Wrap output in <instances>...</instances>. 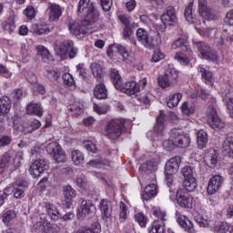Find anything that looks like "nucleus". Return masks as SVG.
<instances>
[{"mask_svg":"<svg viewBox=\"0 0 233 233\" xmlns=\"http://www.w3.org/2000/svg\"><path fill=\"white\" fill-rule=\"evenodd\" d=\"M78 14H86V19L82 21L70 22L68 25V30L76 37H81V35H86L92 34V32L97 31V25L96 23L99 17V13L93 3L90 0H80L78 4Z\"/></svg>","mask_w":233,"mask_h":233,"instance_id":"1","label":"nucleus"},{"mask_svg":"<svg viewBox=\"0 0 233 233\" xmlns=\"http://www.w3.org/2000/svg\"><path fill=\"white\" fill-rule=\"evenodd\" d=\"M110 77L116 90H121L128 96H134V94L139 92V85H137L136 81L127 82L123 84V78L121 77V75H119V71L117 69H111Z\"/></svg>","mask_w":233,"mask_h":233,"instance_id":"2","label":"nucleus"},{"mask_svg":"<svg viewBox=\"0 0 233 233\" xmlns=\"http://www.w3.org/2000/svg\"><path fill=\"white\" fill-rule=\"evenodd\" d=\"M125 123H127V120L124 118L110 120L106 127L105 136L109 139H119L125 132Z\"/></svg>","mask_w":233,"mask_h":233,"instance_id":"3","label":"nucleus"},{"mask_svg":"<svg viewBox=\"0 0 233 233\" xmlns=\"http://www.w3.org/2000/svg\"><path fill=\"white\" fill-rule=\"evenodd\" d=\"M137 37L140 41L141 45L146 48H154L156 45H161V35L157 33L154 36L148 35V31L144 28H138L137 30Z\"/></svg>","mask_w":233,"mask_h":233,"instance_id":"4","label":"nucleus"},{"mask_svg":"<svg viewBox=\"0 0 233 233\" xmlns=\"http://www.w3.org/2000/svg\"><path fill=\"white\" fill-rule=\"evenodd\" d=\"M207 116L209 127H211L213 130H221V128H225V122L221 121V118H219L218 111L216 110V99H213V105L208 107Z\"/></svg>","mask_w":233,"mask_h":233,"instance_id":"5","label":"nucleus"},{"mask_svg":"<svg viewBox=\"0 0 233 233\" xmlns=\"http://www.w3.org/2000/svg\"><path fill=\"white\" fill-rule=\"evenodd\" d=\"M195 48L199 52L202 59H207L208 61H218V52L212 50L210 46L203 41L193 42Z\"/></svg>","mask_w":233,"mask_h":233,"instance_id":"6","label":"nucleus"},{"mask_svg":"<svg viewBox=\"0 0 233 233\" xmlns=\"http://www.w3.org/2000/svg\"><path fill=\"white\" fill-rule=\"evenodd\" d=\"M46 152L52 156L56 163H65L66 161V153L57 142H50L46 147Z\"/></svg>","mask_w":233,"mask_h":233,"instance_id":"7","label":"nucleus"},{"mask_svg":"<svg viewBox=\"0 0 233 233\" xmlns=\"http://www.w3.org/2000/svg\"><path fill=\"white\" fill-rule=\"evenodd\" d=\"M153 214L159 219H157L153 222L152 228L149 229V233H165V221H167V213L161 209H154Z\"/></svg>","mask_w":233,"mask_h":233,"instance_id":"8","label":"nucleus"},{"mask_svg":"<svg viewBox=\"0 0 233 233\" xmlns=\"http://www.w3.org/2000/svg\"><path fill=\"white\" fill-rule=\"evenodd\" d=\"M163 130H165V113L160 111L159 116L157 117V124L154 127V130H149L147 133V137L150 141H156L163 134Z\"/></svg>","mask_w":233,"mask_h":233,"instance_id":"9","label":"nucleus"},{"mask_svg":"<svg viewBox=\"0 0 233 233\" xmlns=\"http://www.w3.org/2000/svg\"><path fill=\"white\" fill-rule=\"evenodd\" d=\"M171 137L178 148H187L190 145V137L185 134L183 130L174 128L171 130Z\"/></svg>","mask_w":233,"mask_h":233,"instance_id":"10","label":"nucleus"},{"mask_svg":"<svg viewBox=\"0 0 233 233\" xmlns=\"http://www.w3.org/2000/svg\"><path fill=\"white\" fill-rule=\"evenodd\" d=\"M56 54H58L62 59L66 58V56H69L70 59H74V57L77 56V48L74 47V42L66 40L57 48Z\"/></svg>","mask_w":233,"mask_h":233,"instance_id":"11","label":"nucleus"},{"mask_svg":"<svg viewBox=\"0 0 233 233\" xmlns=\"http://www.w3.org/2000/svg\"><path fill=\"white\" fill-rule=\"evenodd\" d=\"M177 203L182 208H192L194 198L187 191V189H178L177 191Z\"/></svg>","mask_w":233,"mask_h":233,"instance_id":"12","label":"nucleus"},{"mask_svg":"<svg viewBox=\"0 0 233 233\" xmlns=\"http://www.w3.org/2000/svg\"><path fill=\"white\" fill-rule=\"evenodd\" d=\"M22 159L23 157L21 156V154H16L14 157L12 154L5 153L0 158V161L5 168H7V167H11L13 168H19V167H21Z\"/></svg>","mask_w":233,"mask_h":233,"instance_id":"13","label":"nucleus"},{"mask_svg":"<svg viewBox=\"0 0 233 233\" xmlns=\"http://www.w3.org/2000/svg\"><path fill=\"white\" fill-rule=\"evenodd\" d=\"M92 214H96V205L91 200H82L77 210V218L83 219V218L92 216Z\"/></svg>","mask_w":233,"mask_h":233,"instance_id":"14","label":"nucleus"},{"mask_svg":"<svg viewBox=\"0 0 233 233\" xmlns=\"http://www.w3.org/2000/svg\"><path fill=\"white\" fill-rule=\"evenodd\" d=\"M48 162L43 158H39L33 162L30 172L34 177H39V176H41L45 170H48Z\"/></svg>","mask_w":233,"mask_h":233,"instance_id":"15","label":"nucleus"},{"mask_svg":"<svg viewBox=\"0 0 233 233\" xmlns=\"http://www.w3.org/2000/svg\"><path fill=\"white\" fill-rule=\"evenodd\" d=\"M223 181H225V178H223V177L221 175H215L213 176L208 184V194L209 196H212L214 194H216V192H218L222 185H223Z\"/></svg>","mask_w":233,"mask_h":233,"instance_id":"16","label":"nucleus"},{"mask_svg":"<svg viewBox=\"0 0 233 233\" xmlns=\"http://www.w3.org/2000/svg\"><path fill=\"white\" fill-rule=\"evenodd\" d=\"M99 210L101 212V218L105 223L112 221V205L110 201L102 199L99 202Z\"/></svg>","mask_w":233,"mask_h":233,"instance_id":"17","label":"nucleus"},{"mask_svg":"<svg viewBox=\"0 0 233 233\" xmlns=\"http://www.w3.org/2000/svg\"><path fill=\"white\" fill-rule=\"evenodd\" d=\"M177 221L188 233H196V228H194V223L187 218L185 215L179 214V212H177Z\"/></svg>","mask_w":233,"mask_h":233,"instance_id":"18","label":"nucleus"},{"mask_svg":"<svg viewBox=\"0 0 233 233\" xmlns=\"http://www.w3.org/2000/svg\"><path fill=\"white\" fill-rule=\"evenodd\" d=\"M63 192L65 197L63 205L64 207H66V208H70L72 207V200L76 196V189H74L72 186H65L63 188Z\"/></svg>","mask_w":233,"mask_h":233,"instance_id":"19","label":"nucleus"},{"mask_svg":"<svg viewBox=\"0 0 233 233\" xmlns=\"http://www.w3.org/2000/svg\"><path fill=\"white\" fill-rule=\"evenodd\" d=\"M204 162L209 168H215L216 165H218V152L216 149L210 147L205 153L204 156Z\"/></svg>","mask_w":233,"mask_h":233,"instance_id":"20","label":"nucleus"},{"mask_svg":"<svg viewBox=\"0 0 233 233\" xmlns=\"http://www.w3.org/2000/svg\"><path fill=\"white\" fill-rule=\"evenodd\" d=\"M179 165H181V157L178 156L174 157L166 163L165 172H167V174H177Z\"/></svg>","mask_w":233,"mask_h":233,"instance_id":"21","label":"nucleus"},{"mask_svg":"<svg viewBox=\"0 0 233 233\" xmlns=\"http://www.w3.org/2000/svg\"><path fill=\"white\" fill-rule=\"evenodd\" d=\"M28 187V182L18 178L15 182V193L14 197L16 199H21V198H25V190Z\"/></svg>","mask_w":233,"mask_h":233,"instance_id":"22","label":"nucleus"},{"mask_svg":"<svg viewBox=\"0 0 233 233\" xmlns=\"http://www.w3.org/2000/svg\"><path fill=\"white\" fill-rule=\"evenodd\" d=\"M49 21H59L63 15V7L57 4H51L47 8Z\"/></svg>","mask_w":233,"mask_h":233,"instance_id":"23","label":"nucleus"},{"mask_svg":"<svg viewBox=\"0 0 233 233\" xmlns=\"http://www.w3.org/2000/svg\"><path fill=\"white\" fill-rule=\"evenodd\" d=\"M198 13L205 19H214L216 15L212 14V9L207 5V0H198Z\"/></svg>","mask_w":233,"mask_h":233,"instance_id":"24","label":"nucleus"},{"mask_svg":"<svg viewBox=\"0 0 233 233\" xmlns=\"http://www.w3.org/2000/svg\"><path fill=\"white\" fill-rule=\"evenodd\" d=\"M222 153L224 156L233 157V133L228 135L222 144Z\"/></svg>","mask_w":233,"mask_h":233,"instance_id":"25","label":"nucleus"},{"mask_svg":"<svg viewBox=\"0 0 233 233\" xmlns=\"http://www.w3.org/2000/svg\"><path fill=\"white\" fill-rule=\"evenodd\" d=\"M198 74L201 75L202 79H204L206 85H214V77L212 76V72L207 69V66L199 65L198 67Z\"/></svg>","mask_w":233,"mask_h":233,"instance_id":"26","label":"nucleus"},{"mask_svg":"<svg viewBox=\"0 0 233 233\" xmlns=\"http://www.w3.org/2000/svg\"><path fill=\"white\" fill-rule=\"evenodd\" d=\"M156 196H157V185L149 184L144 188L142 199H145V201H149V199L156 198Z\"/></svg>","mask_w":233,"mask_h":233,"instance_id":"27","label":"nucleus"},{"mask_svg":"<svg viewBox=\"0 0 233 233\" xmlns=\"http://www.w3.org/2000/svg\"><path fill=\"white\" fill-rule=\"evenodd\" d=\"M88 165L95 168H108V167H112V162L108 159L103 158L102 157H97L89 161Z\"/></svg>","mask_w":233,"mask_h":233,"instance_id":"28","label":"nucleus"},{"mask_svg":"<svg viewBox=\"0 0 233 233\" xmlns=\"http://www.w3.org/2000/svg\"><path fill=\"white\" fill-rule=\"evenodd\" d=\"M43 107L37 103H29L26 106V114L29 116H37V117H42L44 114Z\"/></svg>","mask_w":233,"mask_h":233,"instance_id":"29","label":"nucleus"},{"mask_svg":"<svg viewBox=\"0 0 233 233\" xmlns=\"http://www.w3.org/2000/svg\"><path fill=\"white\" fill-rule=\"evenodd\" d=\"M222 99L227 104L229 114H233V89H226L222 93Z\"/></svg>","mask_w":233,"mask_h":233,"instance_id":"30","label":"nucleus"},{"mask_svg":"<svg viewBox=\"0 0 233 233\" xmlns=\"http://www.w3.org/2000/svg\"><path fill=\"white\" fill-rule=\"evenodd\" d=\"M12 108V101L10 97L4 96L0 97V116H6Z\"/></svg>","mask_w":233,"mask_h":233,"instance_id":"31","label":"nucleus"},{"mask_svg":"<svg viewBox=\"0 0 233 233\" xmlns=\"http://www.w3.org/2000/svg\"><path fill=\"white\" fill-rule=\"evenodd\" d=\"M94 96L96 99H106L108 94L106 92V86L104 84H98L94 89Z\"/></svg>","mask_w":233,"mask_h":233,"instance_id":"32","label":"nucleus"},{"mask_svg":"<svg viewBox=\"0 0 233 233\" xmlns=\"http://www.w3.org/2000/svg\"><path fill=\"white\" fill-rule=\"evenodd\" d=\"M46 209L48 213V216H50L51 219L54 221H57L59 218H61V214L57 210V208H56V206L53 204H50L49 202L46 203Z\"/></svg>","mask_w":233,"mask_h":233,"instance_id":"33","label":"nucleus"},{"mask_svg":"<svg viewBox=\"0 0 233 233\" xmlns=\"http://www.w3.org/2000/svg\"><path fill=\"white\" fill-rule=\"evenodd\" d=\"M213 230L215 233H233V226L228 222H220Z\"/></svg>","mask_w":233,"mask_h":233,"instance_id":"34","label":"nucleus"},{"mask_svg":"<svg viewBox=\"0 0 233 233\" xmlns=\"http://www.w3.org/2000/svg\"><path fill=\"white\" fill-rule=\"evenodd\" d=\"M197 143L198 148H205L208 143V135L204 130H199L198 132Z\"/></svg>","mask_w":233,"mask_h":233,"instance_id":"35","label":"nucleus"},{"mask_svg":"<svg viewBox=\"0 0 233 233\" xmlns=\"http://www.w3.org/2000/svg\"><path fill=\"white\" fill-rule=\"evenodd\" d=\"M192 6H194V3L190 2L189 5L185 8L184 15L186 20L188 23L194 24V23H198V19L194 15V12L192 11Z\"/></svg>","mask_w":233,"mask_h":233,"instance_id":"36","label":"nucleus"},{"mask_svg":"<svg viewBox=\"0 0 233 233\" xmlns=\"http://www.w3.org/2000/svg\"><path fill=\"white\" fill-rule=\"evenodd\" d=\"M17 217V213L15 210L8 209L3 212L2 221L5 225H10Z\"/></svg>","mask_w":233,"mask_h":233,"instance_id":"37","label":"nucleus"},{"mask_svg":"<svg viewBox=\"0 0 233 233\" xmlns=\"http://www.w3.org/2000/svg\"><path fill=\"white\" fill-rule=\"evenodd\" d=\"M182 98H183V95H181V93H175L173 95H169L167 106L169 108H176V106L179 105V101H181Z\"/></svg>","mask_w":233,"mask_h":233,"instance_id":"38","label":"nucleus"},{"mask_svg":"<svg viewBox=\"0 0 233 233\" xmlns=\"http://www.w3.org/2000/svg\"><path fill=\"white\" fill-rule=\"evenodd\" d=\"M35 48H36L37 55L42 57L45 63H48L50 59H52L50 51H48L46 47H45V46H37Z\"/></svg>","mask_w":233,"mask_h":233,"instance_id":"39","label":"nucleus"},{"mask_svg":"<svg viewBox=\"0 0 233 233\" xmlns=\"http://www.w3.org/2000/svg\"><path fill=\"white\" fill-rule=\"evenodd\" d=\"M184 188H181L180 190H186V192H194L196 190V187H198V184L196 183V178H185L183 182Z\"/></svg>","mask_w":233,"mask_h":233,"instance_id":"40","label":"nucleus"},{"mask_svg":"<svg viewBox=\"0 0 233 233\" xmlns=\"http://www.w3.org/2000/svg\"><path fill=\"white\" fill-rule=\"evenodd\" d=\"M41 127V122L37 119H34L30 121L26 126H24V132L25 134H32L34 130H37L38 128Z\"/></svg>","mask_w":233,"mask_h":233,"instance_id":"41","label":"nucleus"},{"mask_svg":"<svg viewBox=\"0 0 233 233\" xmlns=\"http://www.w3.org/2000/svg\"><path fill=\"white\" fill-rule=\"evenodd\" d=\"M181 112L184 116H192L196 112V105L192 102H184L181 106Z\"/></svg>","mask_w":233,"mask_h":233,"instance_id":"42","label":"nucleus"},{"mask_svg":"<svg viewBox=\"0 0 233 233\" xmlns=\"http://www.w3.org/2000/svg\"><path fill=\"white\" fill-rule=\"evenodd\" d=\"M174 59H176V61H177L183 66H187V65H190V57L185 55V53H176Z\"/></svg>","mask_w":233,"mask_h":233,"instance_id":"43","label":"nucleus"},{"mask_svg":"<svg viewBox=\"0 0 233 233\" xmlns=\"http://www.w3.org/2000/svg\"><path fill=\"white\" fill-rule=\"evenodd\" d=\"M76 233H101V224L95 223L91 228H82Z\"/></svg>","mask_w":233,"mask_h":233,"instance_id":"44","label":"nucleus"},{"mask_svg":"<svg viewBox=\"0 0 233 233\" xmlns=\"http://www.w3.org/2000/svg\"><path fill=\"white\" fill-rule=\"evenodd\" d=\"M195 221L202 228H208L210 227L211 219L208 217H201L197 216L195 217Z\"/></svg>","mask_w":233,"mask_h":233,"instance_id":"45","label":"nucleus"},{"mask_svg":"<svg viewBox=\"0 0 233 233\" xmlns=\"http://www.w3.org/2000/svg\"><path fill=\"white\" fill-rule=\"evenodd\" d=\"M72 161L75 165H81L85 161V155L79 150H74L71 153Z\"/></svg>","mask_w":233,"mask_h":233,"instance_id":"46","label":"nucleus"},{"mask_svg":"<svg viewBox=\"0 0 233 233\" xmlns=\"http://www.w3.org/2000/svg\"><path fill=\"white\" fill-rule=\"evenodd\" d=\"M157 82L160 88H170V86H172V80L167 77V76L165 75L159 76L157 78Z\"/></svg>","mask_w":233,"mask_h":233,"instance_id":"47","label":"nucleus"},{"mask_svg":"<svg viewBox=\"0 0 233 233\" xmlns=\"http://www.w3.org/2000/svg\"><path fill=\"white\" fill-rule=\"evenodd\" d=\"M162 23L167 25V26H176L177 25V16H168L167 15H161Z\"/></svg>","mask_w":233,"mask_h":233,"instance_id":"48","label":"nucleus"},{"mask_svg":"<svg viewBox=\"0 0 233 233\" xmlns=\"http://www.w3.org/2000/svg\"><path fill=\"white\" fill-rule=\"evenodd\" d=\"M64 84L69 88H76V80H74V76L70 75V73H65L63 75Z\"/></svg>","mask_w":233,"mask_h":233,"instance_id":"49","label":"nucleus"},{"mask_svg":"<svg viewBox=\"0 0 233 233\" xmlns=\"http://www.w3.org/2000/svg\"><path fill=\"white\" fill-rule=\"evenodd\" d=\"M139 170L142 172H154L156 170V162L152 160L146 162L140 166Z\"/></svg>","mask_w":233,"mask_h":233,"instance_id":"50","label":"nucleus"},{"mask_svg":"<svg viewBox=\"0 0 233 233\" xmlns=\"http://www.w3.org/2000/svg\"><path fill=\"white\" fill-rule=\"evenodd\" d=\"M182 176L184 177V179H191L194 177V168L190 166H185L181 169Z\"/></svg>","mask_w":233,"mask_h":233,"instance_id":"51","label":"nucleus"},{"mask_svg":"<svg viewBox=\"0 0 233 233\" xmlns=\"http://www.w3.org/2000/svg\"><path fill=\"white\" fill-rule=\"evenodd\" d=\"M120 213H119V221L120 223H125L127 220V205L125 202H120Z\"/></svg>","mask_w":233,"mask_h":233,"instance_id":"52","label":"nucleus"},{"mask_svg":"<svg viewBox=\"0 0 233 233\" xmlns=\"http://www.w3.org/2000/svg\"><path fill=\"white\" fill-rule=\"evenodd\" d=\"M114 48H116V50H117V52H119V54H121L124 61H127V59H128V51L127 50V47H125L121 45L116 44L114 46Z\"/></svg>","mask_w":233,"mask_h":233,"instance_id":"53","label":"nucleus"},{"mask_svg":"<svg viewBox=\"0 0 233 233\" xmlns=\"http://www.w3.org/2000/svg\"><path fill=\"white\" fill-rule=\"evenodd\" d=\"M46 76L51 81H57V79L61 77V73H59L57 70L47 69Z\"/></svg>","mask_w":233,"mask_h":233,"instance_id":"54","label":"nucleus"},{"mask_svg":"<svg viewBox=\"0 0 233 233\" xmlns=\"http://www.w3.org/2000/svg\"><path fill=\"white\" fill-rule=\"evenodd\" d=\"M135 219L138 223V225H140L141 227H147V223L148 220L147 219V217L145 216V214L137 213L135 216Z\"/></svg>","mask_w":233,"mask_h":233,"instance_id":"55","label":"nucleus"},{"mask_svg":"<svg viewBox=\"0 0 233 233\" xmlns=\"http://www.w3.org/2000/svg\"><path fill=\"white\" fill-rule=\"evenodd\" d=\"M114 5V0H100V5L104 12H110L112 5Z\"/></svg>","mask_w":233,"mask_h":233,"instance_id":"56","label":"nucleus"},{"mask_svg":"<svg viewBox=\"0 0 233 233\" xmlns=\"http://www.w3.org/2000/svg\"><path fill=\"white\" fill-rule=\"evenodd\" d=\"M164 76H167L168 79H170L171 81H174L177 79V71L175 68L169 67L166 71Z\"/></svg>","mask_w":233,"mask_h":233,"instance_id":"57","label":"nucleus"},{"mask_svg":"<svg viewBox=\"0 0 233 233\" xmlns=\"http://www.w3.org/2000/svg\"><path fill=\"white\" fill-rule=\"evenodd\" d=\"M4 30L9 34H12V32L15 30V23H14V20L6 21L4 25Z\"/></svg>","mask_w":233,"mask_h":233,"instance_id":"58","label":"nucleus"},{"mask_svg":"<svg viewBox=\"0 0 233 233\" xmlns=\"http://www.w3.org/2000/svg\"><path fill=\"white\" fill-rule=\"evenodd\" d=\"M161 59H165V54H163L161 50L157 49L153 54L151 61H153V63H157V61H161Z\"/></svg>","mask_w":233,"mask_h":233,"instance_id":"59","label":"nucleus"},{"mask_svg":"<svg viewBox=\"0 0 233 233\" xmlns=\"http://www.w3.org/2000/svg\"><path fill=\"white\" fill-rule=\"evenodd\" d=\"M163 147L166 150H174V148H176V142L175 140L172 138V140L170 139H167L163 142Z\"/></svg>","mask_w":233,"mask_h":233,"instance_id":"60","label":"nucleus"},{"mask_svg":"<svg viewBox=\"0 0 233 233\" xmlns=\"http://www.w3.org/2000/svg\"><path fill=\"white\" fill-rule=\"evenodd\" d=\"M84 147L87 152H91V154H96V152H97V147L92 143V141L85 142Z\"/></svg>","mask_w":233,"mask_h":233,"instance_id":"61","label":"nucleus"},{"mask_svg":"<svg viewBox=\"0 0 233 233\" xmlns=\"http://www.w3.org/2000/svg\"><path fill=\"white\" fill-rule=\"evenodd\" d=\"M69 110L74 114V116H81V114H83V107L77 105L70 106Z\"/></svg>","mask_w":233,"mask_h":233,"instance_id":"62","label":"nucleus"},{"mask_svg":"<svg viewBox=\"0 0 233 233\" xmlns=\"http://www.w3.org/2000/svg\"><path fill=\"white\" fill-rule=\"evenodd\" d=\"M24 14L27 16L28 19H34V17H35V9H34V6H28L24 11Z\"/></svg>","mask_w":233,"mask_h":233,"instance_id":"63","label":"nucleus"},{"mask_svg":"<svg viewBox=\"0 0 233 233\" xmlns=\"http://www.w3.org/2000/svg\"><path fill=\"white\" fill-rule=\"evenodd\" d=\"M91 70L93 75L95 76H101V72H103L101 66L96 63L91 65Z\"/></svg>","mask_w":233,"mask_h":233,"instance_id":"64","label":"nucleus"}]
</instances>
